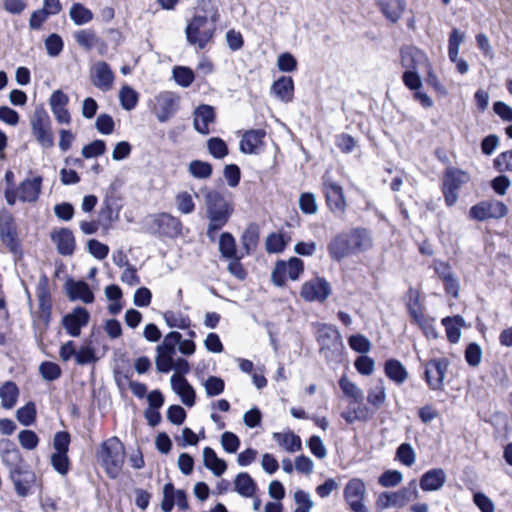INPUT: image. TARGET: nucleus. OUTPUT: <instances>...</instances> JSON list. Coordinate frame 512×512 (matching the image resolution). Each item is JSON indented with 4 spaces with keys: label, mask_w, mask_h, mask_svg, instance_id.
Masks as SVG:
<instances>
[{
    "label": "nucleus",
    "mask_w": 512,
    "mask_h": 512,
    "mask_svg": "<svg viewBox=\"0 0 512 512\" xmlns=\"http://www.w3.org/2000/svg\"><path fill=\"white\" fill-rule=\"evenodd\" d=\"M70 18L76 25H84L93 19V13L80 3H75L70 8Z\"/></svg>",
    "instance_id": "nucleus-46"
},
{
    "label": "nucleus",
    "mask_w": 512,
    "mask_h": 512,
    "mask_svg": "<svg viewBox=\"0 0 512 512\" xmlns=\"http://www.w3.org/2000/svg\"><path fill=\"white\" fill-rule=\"evenodd\" d=\"M367 401L375 408H380L386 401V388L382 379L376 385L369 389Z\"/></svg>",
    "instance_id": "nucleus-43"
},
{
    "label": "nucleus",
    "mask_w": 512,
    "mask_h": 512,
    "mask_svg": "<svg viewBox=\"0 0 512 512\" xmlns=\"http://www.w3.org/2000/svg\"><path fill=\"white\" fill-rule=\"evenodd\" d=\"M465 35L457 28L452 29L448 40V57L450 60H456L459 54L460 45L464 41Z\"/></svg>",
    "instance_id": "nucleus-52"
},
{
    "label": "nucleus",
    "mask_w": 512,
    "mask_h": 512,
    "mask_svg": "<svg viewBox=\"0 0 512 512\" xmlns=\"http://www.w3.org/2000/svg\"><path fill=\"white\" fill-rule=\"evenodd\" d=\"M206 216L209 219L207 237L214 240L216 233L229 221L234 208L225 197L216 190H206L204 195Z\"/></svg>",
    "instance_id": "nucleus-1"
},
{
    "label": "nucleus",
    "mask_w": 512,
    "mask_h": 512,
    "mask_svg": "<svg viewBox=\"0 0 512 512\" xmlns=\"http://www.w3.org/2000/svg\"><path fill=\"white\" fill-rule=\"evenodd\" d=\"M385 375L396 385L403 384L408 378V371L397 359L390 358L384 363Z\"/></svg>",
    "instance_id": "nucleus-30"
},
{
    "label": "nucleus",
    "mask_w": 512,
    "mask_h": 512,
    "mask_svg": "<svg viewBox=\"0 0 512 512\" xmlns=\"http://www.w3.org/2000/svg\"><path fill=\"white\" fill-rule=\"evenodd\" d=\"M396 459L407 467H411L416 461V453L409 443H402L396 450Z\"/></svg>",
    "instance_id": "nucleus-51"
},
{
    "label": "nucleus",
    "mask_w": 512,
    "mask_h": 512,
    "mask_svg": "<svg viewBox=\"0 0 512 512\" xmlns=\"http://www.w3.org/2000/svg\"><path fill=\"white\" fill-rule=\"evenodd\" d=\"M317 342L320 346V352L326 358L329 353L338 351L342 347V338L338 330L331 326L323 324L318 328L316 335Z\"/></svg>",
    "instance_id": "nucleus-12"
},
{
    "label": "nucleus",
    "mask_w": 512,
    "mask_h": 512,
    "mask_svg": "<svg viewBox=\"0 0 512 512\" xmlns=\"http://www.w3.org/2000/svg\"><path fill=\"white\" fill-rule=\"evenodd\" d=\"M469 181V175L459 169L448 168L443 177L442 192L445 204L453 206L458 200V191Z\"/></svg>",
    "instance_id": "nucleus-8"
},
{
    "label": "nucleus",
    "mask_w": 512,
    "mask_h": 512,
    "mask_svg": "<svg viewBox=\"0 0 512 512\" xmlns=\"http://www.w3.org/2000/svg\"><path fill=\"white\" fill-rule=\"evenodd\" d=\"M403 480V475L398 470H386L378 477V484L384 488L396 487Z\"/></svg>",
    "instance_id": "nucleus-53"
},
{
    "label": "nucleus",
    "mask_w": 512,
    "mask_h": 512,
    "mask_svg": "<svg viewBox=\"0 0 512 512\" xmlns=\"http://www.w3.org/2000/svg\"><path fill=\"white\" fill-rule=\"evenodd\" d=\"M176 206L182 214H191L195 210V203L192 195L188 192H181L175 198Z\"/></svg>",
    "instance_id": "nucleus-63"
},
{
    "label": "nucleus",
    "mask_w": 512,
    "mask_h": 512,
    "mask_svg": "<svg viewBox=\"0 0 512 512\" xmlns=\"http://www.w3.org/2000/svg\"><path fill=\"white\" fill-rule=\"evenodd\" d=\"M448 369V361L445 358L431 359L425 365L424 377L432 390H441Z\"/></svg>",
    "instance_id": "nucleus-14"
},
{
    "label": "nucleus",
    "mask_w": 512,
    "mask_h": 512,
    "mask_svg": "<svg viewBox=\"0 0 512 512\" xmlns=\"http://www.w3.org/2000/svg\"><path fill=\"white\" fill-rule=\"evenodd\" d=\"M494 167L499 172H512V149L500 153L493 161Z\"/></svg>",
    "instance_id": "nucleus-64"
},
{
    "label": "nucleus",
    "mask_w": 512,
    "mask_h": 512,
    "mask_svg": "<svg viewBox=\"0 0 512 512\" xmlns=\"http://www.w3.org/2000/svg\"><path fill=\"white\" fill-rule=\"evenodd\" d=\"M39 373L46 381H55L61 376V368L54 362L45 361L39 366Z\"/></svg>",
    "instance_id": "nucleus-58"
},
{
    "label": "nucleus",
    "mask_w": 512,
    "mask_h": 512,
    "mask_svg": "<svg viewBox=\"0 0 512 512\" xmlns=\"http://www.w3.org/2000/svg\"><path fill=\"white\" fill-rule=\"evenodd\" d=\"M287 245V241L283 234L272 233L266 239V250L269 253H280Z\"/></svg>",
    "instance_id": "nucleus-61"
},
{
    "label": "nucleus",
    "mask_w": 512,
    "mask_h": 512,
    "mask_svg": "<svg viewBox=\"0 0 512 512\" xmlns=\"http://www.w3.org/2000/svg\"><path fill=\"white\" fill-rule=\"evenodd\" d=\"M119 100L124 110L131 111L137 106L139 95L132 87L124 85L119 92Z\"/></svg>",
    "instance_id": "nucleus-42"
},
{
    "label": "nucleus",
    "mask_w": 512,
    "mask_h": 512,
    "mask_svg": "<svg viewBox=\"0 0 512 512\" xmlns=\"http://www.w3.org/2000/svg\"><path fill=\"white\" fill-rule=\"evenodd\" d=\"M328 253L333 260L338 262L353 254L346 233H339L331 239L328 244Z\"/></svg>",
    "instance_id": "nucleus-24"
},
{
    "label": "nucleus",
    "mask_w": 512,
    "mask_h": 512,
    "mask_svg": "<svg viewBox=\"0 0 512 512\" xmlns=\"http://www.w3.org/2000/svg\"><path fill=\"white\" fill-rule=\"evenodd\" d=\"M259 240V233L255 226L250 225L241 236V243L245 250V255H250L256 248Z\"/></svg>",
    "instance_id": "nucleus-47"
},
{
    "label": "nucleus",
    "mask_w": 512,
    "mask_h": 512,
    "mask_svg": "<svg viewBox=\"0 0 512 512\" xmlns=\"http://www.w3.org/2000/svg\"><path fill=\"white\" fill-rule=\"evenodd\" d=\"M43 178L38 175L32 179H24L17 187L18 200L21 202L35 203L41 194Z\"/></svg>",
    "instance_id": "nucleus-20"
},
{
    "label": "nucleus",
    "mask_w": 512,
    "mask_h": 512,
    "mask_svg": "<svg viewBox=\"0 0 512 512\" xmlns=\"http://www.w3.org/2000/svg\"><path fill=\"white\" fill-rule=\"evenodd\" d=\"M379 5L385 17L395 23L401 18L406 2L405 0H381Z\"/></svg>",
    "instance_id": "nucleus-34"
},
{
    "label": "nucleus",
    "mask_w": 512,
    "mask_h": 512,
    "mask_svg": "<svg viewBox=\"0 0 512 512\" xmlns=\"http://www.w3.org/2000/svg\"><path fill=\"white\" fill-rule=\"evenodd\" d=\"M154 224L157 226L160 234L170 238L178 237L182 233L180 219L168 213L158 214L154 219Z\"/></svg>",
    "instance_id": "nucleus-22"
},
{
    "label": "nucleus",
    "mask_w": 512,
    "mask_h": 512,
    "mask_svg": "<svg viewBox=\"0 0 512 512\" xmlns=\"http://www.w3.org/2000/svg\"><path fill=\"white\" fill-rule=\"evenodd\" d=\"M442 324L445 326L449 342L457 343L461 337V331L459 327L464 324V319L459 315L454 317H446L442 320Z\"/></svg>",
    "instance_id": "nucleus-39"
},
{
    "label": "nucleus",
    "mask_w": 512,
    "mask_h": 512,
    "mask_svg": "<svg viewBox=\"0 0 512 512\" xmlns=\"http://www.w3.org/2000/svg\"><path fill=\"white\" fill-rule=\"evenodd\" d=\"M17 420L24 426H30L36 419V405L30 401L16 411Z\"/></svg>",
    "instance_id": "nucleus-50"
},
{
    "label": "nucleus",
    "mask_w": 512,
    "mask_h": 512,
    "mask_svg": "<svg viewBox=\"0 0 512 512\" xmlns=\"http://www.w3.org/2000/svg\"><path fill=\"white\" fill-rule=\"evenodd\" d=\"M446 482V473L441 468H433L426 471L420 478V488L423 491H437Z\"/></svg>",
    "instance_id": "nucleus-26"
},
{
    "label": "nucleus",
    "mask_w": 512,
    "mask_h": 512,
    "mask_svg": "<svg viewBox=\"0 0 512 512\" xmlns=\"http://www.w3.org/2000/svg\"><path fill=\"white\" fill-rule=\"evenodd\" d=\"M215 119V109L211 105L201 104L193 111L194 129L202 135H208L210 133L209 125L214 123Z\"/></svg>",
    "instance_id": "nucleus-19"
},
{
    "label": "nucleus",
    "mask_w": 512,
    "mask_h": 512,
    "mask_svg": "<svg viewBox=\"0 0 512 512\" xmlns=\"http://www.w3.org/2000/svg\"><path fill=\"white\" fill-rule=\"evenodd\" d=\"M189 173L197 179H207L212 174V165L201 160H193L188 166Z\"/></svg>",
    "instance_id": "nucleus-49"
},
{
    "label": "nucleus",
    "mask_w": 512,
    "mask_h": 512,
    "mask_svg": "<svg viewBox=\"0 0 512 512\" xmlns=\"http://www.w3.org/2000/svg\"><path fill=\"white\" fill-rule=\"evenodd\" d=\"M18 441L23 449L34 450L39 444V437L33 430L25 429L18 433Z\"/></svg>",
    "instance_id": "nucleus-56"
},
{
    "label": "nucleus",
    "mask_w": 512,
    "mask_h": 512,
    "mask_svg": "<svg viewBox=\"0 0 512 512\" xmlns=\"http://www.w3.org/2000/svg\"><path fill=\"white\" fill-rule=\"evenodd\" d=\"M9 472L16 494L20 497L28 496L30 488L36 481L35 473L23 466L11 468Z\"/></svg>",
    "instance_id": "nucleus-18"
},
{
    "label": "nucleus",
    "mask_w": 512,
    "mask_h": 512,
    "mask_svg": "<svg viewBox=\"0 0 512 512\" xmlns=\"http://www.w3.org/2000/svg\"><path fill=\"white\" fill-rule=\"evenodd\" d=\"M301 297L306 301H325L331 294V285L321 277H315L302 285Z\"/></svg>",
    "instance_id": "nucleus-13"
},
{
    "label": "nucleus",
    "mask_w": 512,
    "mask_h": 512,
    "mask_svg": "<svg viewBox=\"0 0 512 512\" xmlns=\"http://www.w3.org/2000/svg\"><path fill=\"white\" fill-rule=\"evenodd\" d=\"M97 459L109 478H117L122 471L125 459L123 443L116 436L103 441L97 451Z\"/></svg>",
    "instance_id": "nucleus-2"
},
{
    "label": "nucleus",
    "mask_w": 512,
    "mask_h": 512,
    "mask_svg": "<svg viewBox=\"0 0 512 512\" xmlns=\"http://www.w3.org/2000/svg\"><path fill=\"white\" fill-rule=\"evenodd\" d=\"M417 497L416 481L412 480L407 487H403L395 492H382L376 499V506L378 509L384 510L388 508H402L411 499Z\"/></svg>",
    "instance_id": "nucleus-7"
},
{
    "label": "nucleus",
    "mask_w": 512,
    "mask_h": 512,
    "mask_svg": "<svg viewBox=\"0 0 512 512\" xmlns=\"http://www.w3.org/2000/svg\"><path fill=\"white\" fill-rule=\"evenodd\" d=\"M18 396L19 389L13 381H6L0 387L1 406L4 409H12L17 403Z\"/></svg>",
    "instance_id": "nucleus-35"
},
{
    "label": "nucleus",
    "mask_w": 512,
    "mask_h": 512,
    "mask_svg": "<svg viewBox=\"0 0 512 512\" xmlns=\"http://www.w3.org/2000/svg\"><path fill=\"white\" fill-rule=\"evenodd\" d=\"M339 387L345 396L353 399L354 402L360 403L363 399V391L352 381H350L346 375H343L339 379Z\"/></svg>",
    "instance_id": "nucleus-44"
},
{
    "label": "nucleus",
    "mask_w": 512,
    "mask_h": 512,
    "mask_svg": "<svg viewBox=\"0 0 512 512\" xmlns=\"http://www.w3.org/2000/svg\"><path fill=\"white\" fill-rule=\"evenodd\" d=\"M0 240L14 256L22 257L23 250L18 238L17 224L9 212L0 214Z\"/></svg>",
    "instance_id": "nucleus-6"
},
{
    "label": "nucleus",
    "mask_w": 512,
    "mask_h": 512,
    "mask_svg": "<svg viewBox=\"0 0 512 512\" xmlns=\"http://www.w3.org/2000/svg\"><path fill=\"white\" fill-rule=\"evenodd\" d=\"M234 490L242 497L250 498L254 496L257 484L247 472H241L235 477Z\"/></svg>",
    "instance_id": "nucleus-32"
},
{
    "label": "nucleus",
    "mask_w": 512,
    "mask_h": 512,
    "mask_svg": "<svg viewBox=\"0 0 512 512\" xmlns=\"http://www.w3.org/2000/svg\"><path fill=\"white\" fill-rule=\"evenodd\" d=\"M32 135L45 149L54 146V136L51 129V119L44 108H36L30 120Z\"/></svg>",
    "instance_id": "nucleus-4"
},
{
    "label": "nucleus",
    "mask_w": 512,
    "mask_h": 512,
    "mask_svg": "<svg viewBox=\"0 0 512 512\" xmlns=\"http://www.w3.org/2000/svg\"><path fill=\"white\" fill-rule=\"evenodd\" d=\"M37 298L39 309L42 314H51V301H50V293L48 289V279L45 275H43L39 283L37 285Z\"/></svg>",
    "instance_id": "nucleus-37"
},
{
    "label": "nucleus",
    "mask_w": 512,
    "mask_h": 512,
    "mask_svg": "<svg viewBox=\"0 0 512 512\" xmlns=\"http://www.w3.org/2000/svg\"><path fill=\"white\" fill-rule=\"evenodd\" d=\"M45 48L50 57H57L64 48V42L57 33L50 34L45 39Z\"/></svg>",
    "instance_id": "nucleus-55"
},
{
    "label": "nucleus",
    "mask_w": 512,
    "mask_h": 512,
    "mask_svg": "<svg viewBox=\"0 0 512 512\" xmlns=\"http://www.w3.org/2000/svg\"><path fill=\"white\" fill-rule=\"evenodd\" d=\"M366 494V484L360 478L350 479L343 490L344 499L352 512H368L364 504Z\"/></svg>",
    "instance_id": "nucleus-10"
},
{
    "label": "nucleus",
    "mask_w": 512,
    "mask_h": 512,
    "mask_svg": "<svg viewBox=\"0 0 512 512\" xmlns=\"http://www.w3.org/2000/svg\"><path fill=\"white\" fill-rule=\"evenodd\" d=\"M507 206L497 200L482 201L472 206L469 210V217L477 221H485L487 219H500L507 215Z\"/></svg>",
    "instance_id": "nucleus-11"
},
{
    "label": "nucleus",
    "mask_w": 512,
    "mask_h": 512,
    "mask_svg": "<svg viewBox=\"0 0 512 512\" xmlns=\"http://www.w3.org/2000/svg\"><path fill=\"white\" fill-rule=\"evenodd\" d=\"M203 461L205 467L211 470L215 476H221L227 469L226 462L219 458L211 447L203 449Z\"/></svg>",
    "instance_id": "nucleus-33"
},
{
    "label": "nucleus",
    "mask_w": 512,
    "mask_h": 512,
    "mask_svg": "<svg viewBox=\"0 0 512 512\" xmlns=\"http://www.w3.org/2000/svg\"><path fill=\"white\" fill-rule=\"evenodd\" d=\"M51 465L55 471L65 476L70 468L68 453L54 452L51 455Z\"/></svg>",
    "instance_id": "nucleus-57"
},
{
    "label": "nucleus",
    "mask_w": 512,
    "mask_h": 512,
    "mask_svg": "<svg viewBox=\"0 0 512 512\" xmlns=\"http://www.w3.org/2000/svg\"><path fill=\"white\" fill-rule=\"evenodd\" d=\"M163 318L167 326L170 328L186 329L191 325V320L188 316L171 310L165 311L163 313Z\"/></svg>",
    "instance_id": "nucleus-45"
},
{
    "label": "nucleus",
    "mask_w": 512,
    "mask_h": 512,
    "mask_svg": "<svg viewBox=\"0 0 512 512\" xmlns=\"http://www.w3.org/2000/svg\"><path fill=\"white\" fill-rule=\"evenodd\" d=\"M209 153L216 159H222L228 154L225 141L219 137H212L207 141Z\"/></svg>",
    "instance_id": "nucleus-54"
},
{
    "label": "nucleus",
    "mask_w": 512,
    "mask_h": 512,
    "mask_svg": "<svg viewBox=\"0 0 512 512\" xmlns=\"http://www.w3.org/2000/svg\"><path fill=\"white\" fill-rule=\"evenodd\" d=\"M90 320V314L84 307H75L70 313L62 318V325L71 337H78L81 329L85 327Z\"/></svg>",
    "instance_id": "nucleus-15"
},
{
    "label": "nucleus",
    "mask_w": 512,
    "mask_h": 512,
    "mask_svg": "<svg viewBox=\"0 0 512 512\" xmlns=\"http://www.w3.org/2000/svg\"><path fill=\"white\" fill-rule=\"evenodd\" d=\"M181 341V333L171 331L166 334L161 344L156 347L155 365L160 373H168L172 370L171 361L176 354V348Z\"/></svg>",
    "instance_id": "nucleus-5"
},
{
    "label": "nucleus",
    "mask_w": 512,
    "mask_h": 512,
    "mask_svg": "<svg viewBox=\"0 0 512 512\" xmlns=\"http://www.w3.org/2000/svg\"><path fill=\"white\" fill-rule=\"evenodd\" d=\"M425 60V54L416 47L406 46L400 50V62L405 71L417 70L418 65Z\"/></svg>",
    "instance_id": "nucleus-29"
},
{
    "label": "nucleus",
    "mask_w": 512,
    "mask_h": 512,
    "mask_svg": "<svg viewBox=\"0 0 512 512\" xmlns=\"http://www.w3.org/2000/svg\"><path fill=\"white\" fill-rule=\"evenodd\" d=\"M106 151V143L104 140L97 139L92 141L91 143L85 145L82 148V155L84 158H94L104 154Z\"/></svg>",
    "instance_id": "nucleus-60"
},
{
    "label": "nucleus",
    "mask_w": 512,
    "mask_h": 512,
    "mask_svg": "<svg viewBox=\"0 0 512 512\" xmlns=\"http://www.w3.org/2000/svg\"><path fill=\"white\" fill-rule=\"evenodd\" d=\"M205 391L208 397L218 396L223 393L225 388L224 380L217 376H209L204 383Z\"/></svg>",
    "instance_id": "nucleus-59"
},
{
    "label": "nucleus",
    "mask_w": 512,
    "mask_h": 512,
    "mask_svg": "<svg viewBox=\"0 0 512 512\" xmlns=\"http://www.w3.org/2000/svg\"><path fill=\"white\" fill-rule=\"evenodd\" d=\"M74 39L80 47L87 51H90L100 41L92 29H82L75 32Z\"/></svg>",
    "instance_id": "nucleus-41"
},
{
    "label": "nucleus",
    "mask_w": 512,
    "mask_h": 512,
    "mask_svg": "<svg viewBox=\"0 0 512 512\" xmlns=\"http://www.w3.org/2000/svg\"><path fill=\"white\" fill-rule=\"evenodd\" d=\"M172 73L175 82L184 88L189 87L195 79L193 70L186 66H176Z\"/></svg>",
    "instance_id": "nucleus-48"
},
{
    "label": "nucleus",
    "mask_w": 512,
    "mask_h": 512,
    "mask_svg": "<svg viewBox=\"0 0 512 512\" xmlns=\"http://www.w3.org/2000/svg\"><path fill=\"white\" fill-rule=\"evenodd\" d=\"M66 291L71 301L81 300L89 304L94 301V294L85 281H74L72 279L66 282Z\"/></svg>",
    "instance_id": "nucleus-23"
},
{
    "label": "nucleus",
    "mask_w": 512,
    "mask_h": 512,
    "mask_svg": "<svg viewBox=\"0 0 512 512\" xmlns=\"http://www.w3.org/2000/svg\"><path fill=\"white\" fill-rule=\"evenodd\" d=\"M180 97L171 91H162L154 98L152 112L160 123L167 122L179 109Z\"/></svg>",
    "instance_id": "nucleus-9"
},
{
    "label": "nucleus",
    "mask_w": 512,
    "mask_h": 512,
    "mask_svg": "<svg viewBox=\"0 0 512 512\" xmlns=\"http://www.w3.org/2000/svg\"><path fill=\"white\" fill-rule=\"evenodd\" d=\"M217 17V11L211 16V21L206 15H195L185 29L188 43L204 49L214 37Z\"/></svg>",
    "instance_id": "nucleus-3"
},
{
    "label": "nucleus",
    "mask_w": 512,
    "mask_h": 512,
    "mask_svg": "<svg viewBox=\"0 0 512 512\" xmlns=\"http://www.w3.org/2000/svg\"><path fill=\"white\" fill-rule=\"evenodd\" d=\"M324 193L327 205L331 212L337 216H342L346 210L343 188L333 181L325 180Z\"/></svg>",
    "instance_id": "nucleus-16"
},
{
    "label": "nucleus",
    "mask_w": 512,
    "mask_h": 512,
    "mask_svg": "<svg viewBox=\"0 0 512 512\" xmlns=\"http://www.w3.org/2000/svg\"><path fill=\"white\" fill-rule=\"evenodd\" d=\"M219 251L225 259H231L239 256L234 236L229 232L221 234L219 239Z\"/></svg>",
    "instance_id": "nucleus-40"
},
{
    "label": "nucleus",
    "mask_w": 512,
    "mask_h": 512,
    "mask_svg": "<svg viewBox=\"0 0 512 512\" xmlns=\"http://www.w3.org/2000/svg\"><path fill=\"white\" fill-rule=\"evenodd\" d=\"M170 382L172 389L179 395L183 404L188 407H192L195 404L196 394L194 388L190 385L187 379L182 376L172 375Z\"/></svg>",
    "instance_id": "nucleus-25"
},
{
    "label": "nucleus",
    "mask_w": 512,
    "mask_h": 512,
    "mask_svg": "<svg viewBox=\"0 0 512 512\" xmlns=\"http://www.w3.org/2000/svg\"><path fill=\"white\" fill-rule=\"evenodd\" d=\"M266 132L263 129L246 131L240 140V151L245 154L257 153V148L263 144Z\"/></svg>",
    "instance_id": "nucleus-28"
},
{
    "label": "nucleus",
    "mask_w": 512,
    "mask_h": 512,
    "mask_svg": "<svg viewBox=\"0 0 512 512\" xmlns=\"http://www.w3.org/2000/svg\"><path fill=\"white\" fill-rule=\"evenodd\" d=\"M353 254L365 251L372 246L371 238L366 229L356 228L346 233Z\"/></svg>",
    "instance_id": "nucleus-31"
},
{
    "label": "nucleus",
    "mask_w": 512,
    "mask_h": 512,
    "mask_svg": "<svg viewBox=\"0 0 512 512\" xmlns=\"http://www.w3.org/2000/svg\"><path fill=\"white\" fill-rule=\"evenodd\" d=\"M299 207L304 214H315L318 210L315 195L311 192L302 193L299 198Z\"/></svg>",
    "instance_id": "nucleus-62"
},
{
    "label": "nucleus",
    "mask_w": 512,
    "mask_h": 512,
    "mask_svg": "<svg viewBox=\"0 0 512 512\" xmlns=\"http://www.w3.org/2000/svg\"><path fill=\"white\" fill-rule=\"evenodd\" d=\"M271 94L284 103H289L293 99L294 81L290 76H281L273 82Z\"/></svg>",
    "instance_id": "nucleus-27"
},
{
    "label": "nucleus",
    "mask_w": 512,
    "mask_h": 512,
    "mask_svg": "<svg viewBox=\"0 0 512 512\" xmlns=\"http://www.w3.org/2000/svg\"><path fill=\"white\" fill-rule=\"evenodd\" d=\"M90 78L96 88L107 92L112 89L115 76L108 63L97 61L91 68Z\"/></svg>",
    "instance_id": "nucleus-17"
},
{
    "label": "nucleus",
    "mask_w": 512,
    "mask_h": 512,
    "mask_svg": "<svg viewBox=\"0 0 512 512\" xmlns=\"http://www.w3.org/2000/svg\"><path fill=\"white\" fill-rule=\"evenodd\" d=\"M273 438L281 447L290 453L297 452L301 449V439L293 432L274 433Z\"/></svg>",
    "instance_id": "nucleus-38"
},
{
    "label": "nucleus",
    "mask_w": 512,
    "mask_h": 512,
    "mask_svg": "<svg viewBox=\"0 0 512 512\" xmlns=\"http://www.w3.org/2000/svg\"><path fill=\"white\" fill-rule=\"evenodd\" d=\"M51 240L55 243L57 251L62 256H71L76 247L73 232L68 228L53 230L50 234Z\"/></svg>",
    "instance_id": "nucleus-21"
},
{
    "label": "nucleus",
    "mask_w": 512,
    "mask_h": 512,
    "mask_svg": "<svg viewBox=\"0 0 512 512\" xmlns=\"http://www.w3.org/2000/svg\"><path fill=\"white\" fill-rule=\"evenodd\" d=\"M407 301H406V307L407 311L412 318L413 322H419L424 316L420 301H419V292L410 287L407 291Z\"/></svg>",
    "instance_id": "nucleus-36"
}]
</instances>
